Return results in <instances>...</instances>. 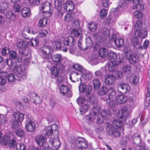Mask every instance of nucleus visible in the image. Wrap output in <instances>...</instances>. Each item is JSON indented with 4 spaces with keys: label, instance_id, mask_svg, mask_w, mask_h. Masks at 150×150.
<instances>
[{
    "label": "nucleus",
    "instance_id": "nucleus-14",
    "mask_svg": "<svg viewBox=\"0 0 150 150\" xmlns=\"http://www.w3.org/2000/svg\"><path fill=\"white\" fill-rule=\"evenodd\" d=\"M128 59L130 64L133 65L137 64L139 61V59L138 55L135 54H132L129 55Z\"/></svg>",
    "mask_w": 150,
    "mask_h": 150
},
{
    "label": "nucleus",
    "instance_id": "nucleus-13",
    "mask_svg": "<svg viewBox=\"0 0 150 150\" xmlns=\"http://www.w3.org/2000/svg\"><path fill=\"white\" fill-rule=\"evenodd\" d=\"M49 143L51 145L52 148L54 150L58 149L60 146V142L58 139H50Z\"/></svg>",
    "mask_w": 150,
    "mask_h": 150
},
{
    "label": "nucleus",
    "instance_id": "nucleus-62",
    "mask_svg": "<svg viewBox=\"0 0 150 150\" xmlns=\"http://www.w3.org/2000/svg\"><path fill=\"white\" fill-rule=\"evenodd\" d=\"M6 78L8 81L9 82H12L15 79L14 75L13 74H10L8 75Z\"/></svg>",
    "mask_w": 150,
    "mask_h": 150
},
{
    "label": "nucleus",
    "instance_id": "nucleus-46",
    "mask_svg": "<svg viewBox=\"0 0 150 150\" xmlns=\"http://www.w3.org/2000/svg\"><path fill=\"white\" fill-rule=\"evenodd\" d=\"M88 28L89 30L94 32L96 31L97 29V26L93 23H90L88 24Z\"/></svg>",
    "mask_w": 150,
    "mask_h": 150
},
{
    "label": "nucleus",
    "instance_id": "nucleus-20",
    "mask_svg": "<svg viewBox=\"0 0 150 150\" xmlns=\"http://www.w3.org/2000/svg\"><path fill=\"white\" fill-rule=\"evenodd\" d=\"M113 91H115L113 88H110L108 89L107 87L103 86L100 89L98 93L101 96L104 95L107 93H108V95H109Z\"/></svg>",
    "mask_w": 150,
    "mask_h": 150
},
{
    "label": "nucleus",
    "instance_id": "nucleus-21",
    "mask_svg": "<svg viewBox=\"0 0 150 150\" xmlns=\"http://www.w3.org/2000/svg\"><path fill=\"white\" fill-rule=\"evenodd\" d=\"M64 45L65 46H72L74 44V39L71 37H67L64 39L63 40Z\"/></svg>",
    "mask_w": 150,
    "mask_h": 150
},
{
    "label": "nucleus",
    "instance_id": "nucleus-7",
    "mask_svg": "<svg viewBox=\"0 0 150 150\" xmlns=\"http://www.w3.org/2000/svg\"><path fill=\"white\" fill-rule=\"evenodd\" d=\"M78 81L79 82V88L80 92L83 93L85 92L87 96L89 95L91 91V87L89 86L88 87H87L86 84L82 82L81 79L80 77L79 78V81Z\"/></svg>",
    "mask_w": 150,
    "mask_h": 150
},
{
    "label": "nucleus",
    "instance_id": "nucleus-64",
    "mask_svg": "<svg viewBox=\"0 0 150 150\" xmlns=\"http://www.w3.org/2000/svg\"><path fill=\"white\" fill-rule=\"evenodd\" d=\"M16 150H25V149L24 145L22 144H16Z\"/></svg>",
    "mask_w": 150,
    "mask_h": 150
},
{
    "label": "nucleus",
    "instance_id": "nucleus-39",
    "mask_svg": "<svg viewBox=\"0 0 150 150\" xmlns=\"http://www.w3.org/2000/svg\"><path fill=\"white\" fill-rule=\"evenodd\" d=\"M59 89L60 93L63 94V95L68 93L69 91V87L64 84H62L60 86Z\"/></svg>",
    "mask_w": 150,
    "mask_h": 150
},
{
    "label": "nucleus",
    "instance_id": "nucleus-47",
    "mask_svg": "<svg viewBox=\"0 0 150 150\" xmlns=\"http://www.w3.org/2000/svg\"><path fill=\"white\" fill-rule=\"evenodd\" d=\"M4 62L5 64H6L8 66L9 69L11 70L12 68L13 62L12 61V59H6L4 60Z\"/></svg>",
    "mask_w": 150,
    "mask_h": 150
},
{
    "label": "nucleus",
    "instance_id": "nucleus-24",
    "mask_svg": "<svg viewBox=\"0 0 150 150\" xmlns=\"http://www.w3.org/2000/svg\"><path fill=\"white\" fill-rule=\"evenodd\" d=\"M53 134V130L52 127L50 126H48L44 129L42 132V134L47 137H51Z\"/></svg>",
    "mask_w": 150,
    "mask_h": 150
},
{
    "label": "nucleus",
    "instance_id": "nucleus-56",
    "mask_svg": "<svg viewBox=\"0 0 150 150\" xmlns=\"http://www.w3.org/2000/svg\"><path fill=\"white\" fill-rule=\"evenodd\" d=\"M10 139V138L9 137L7 136H5L2 138L1 141V143L4 145H7Z\"/></svg>",
    "mask_w": 150,
    "mask_h": 150
},
{
    "label": "nucleus",
    "instance_id": "nucleus-53",
    "mask_svg": "<svg viewBox=\"0 0 150 150\" xmlns=\"http://www.w3.org/2000/svg\"><path fill=\"white\" fill-rule=\"evenodd\" d=\"M55 8L57 9V15L61 17H62L63 16L64 12L62 10L61 6L60 5L57 6V7Z\"/></svg>",
    "mask_w": 150,
    "mask_h": 150
},
{
    "label": "nucleus",
    "instance_id": "nucleus-50",
    "mask_svg": "<svg viewBox=\"0 0 150 150\" xmlns=\"http://www.w3.org/2000/svg\"><path fill=\"white\" fill-rule=\"evenodd\" d=\"M129 139L127 137H123L121 139L120 144L124 146H126L129 142Z\"/></svg>",
    "mask_w": 150,
    "mask_h": 150
},
{
    "label": "nucleus",
    "instance_id": "nucleus-12",
    "mask_svg": "<svg viewBox=\"0 0 150 150\" xmlns=\"http://www.w3.org/2000/svg\"><path fill=\"white\" fill-rule=\"evenodd\" d=\"M35 127V124L32 120H26L25 123V128L28 132H33Z\"/></svg>",
    "mask_w": 150,
    "mask_h": 150
},
{
    "label": "nucleus",
    "instance_id": "nucleus-63",
    "mask_svg": "<svg viewBox=\"0 0 150 150\" xmlns=\"http://www.w3.org/2000/svg\"><path fill=\"white\" fill-rule=\"evenodd\" d=\"M107 14V11L104 9H102L100 13V16L101 19L103 18L104 17H105Z\"/></svg>",
    "mask_w": 150,
    "mask_h": 150
},
{
    "label": "nucleus",
    "instance_id": "nucleus-17",
    "mask_svg": "<svg viewBox=\"0 0 150 150\" xmlns=\"http://www.w3.org/2000/svg\"><path fill=\"white\" fill-rule=\"evenodd\" d=\"M115 81V78L112 75L108 74L105 76L104 82L107 85H110L113 84Z\"/></svg>",
    "mask_w": 150,
    "mask_h": 150
},
{
    "label": "nucleus",
    "instance_id": "nucleus-59",
    "mask_svg": "<svg viewBox=\"0 0 150 150\" xmlns=\"http://www.w3.org/2000/svg\"><path fill=\"white\" fill-rule=\"evenodd\" d=\"M1 116L0 119V124L3 125L7 122L8 120L6 116L1 115Z\"/></svg>",
    "mask_w": 150,
    "mask_h": 150
},
{
    "label": "nucleus",
    "instance_id": "nucleus-31",
    "mask_svg": "<svg viewBox=\"0 0 150 150\" xmlns=\"http://www.w3.org/2000/svg\"><path fill=\"white\" fill-rule=\"evenodd\" d=\"M85 44L86 47H83L82 50H86L90 47H92L93 45L92 40L90 37H88L86 38Z\"/></svg>",
    "mask_w": 150,
    "mask_h": 150
},
{
    "label": "nucleus",
    "instance_id": "nucleus-2",
    "mask_svg": "<svg viewBox=\"0 0 150 150\" xmlns=\"http://www.w3.org/2000/svg\"><path fill=\"white\" fill-rule=\"evenodd\" d=\"M73 69L78 71L79 75H81L86 80L91 79L93 77V74L88 71H86L83 67L78 64H74L72 67Z\"/></svg>",
    "mask_w": 150,
    "mask_h": 150
},
{
    "label": "nucleus",
    "instance_id": "nucleus-8",
    "mask_svg": "<svg viewBox=\"0 0 150 150\" xmlns=\"http://www.w3.org/2000/svg\"><path fill=\"white\" fill-rule=\"evenodd\" d=\"M116 94L115 91H113L108 95V98L105 100L108 106L110 108H113L116 105L115 100H116Z\"/></svg>",
    "mask_w": 150,
    "mask_h": 150
},
{
    "label": "nucleus",
    "instance_id": "nucleus-25",
    "mask_svg": "<svg viewBox=\"0 0 150 150\" xmlns=\"http://www.w3.org/2000/svg\"><path fill=\"white\" fill-rule=\"evenodd\" d=\"M147 34V31L145 29H142L138 32H135L134 38H135L139 37L141 38H145Z\"/></svg>",
    "mask_w": 150,
    "mask_h": 150
},
{
    "label": "nucleus",
    "instance_id": "nucleus-36",
    "mask_svg": "<svg viewBox=\"0 0 150 150\" xmlns=\"http://www.w3.org/2000/svg\"><path fill=\"white\" fill-rule=\"evenodd\" d=\"M6 75V73L4 72H0V85H4L6 83L5 76Z\"/></svg>",
    "mask_w": 150,
    "mask_h": 150
},
{
    "label": "nucleus",
    "instance_id": "nucleus-57",
    "mask_svg": "<svg viewBox=\"0 0 150 150\" xmlns=\"http://www.w3.org/2000/svg\"><path fill=\"white\" fill-rule=\"evenodd\" d=\"M18 122H19L15 120H12L11 124L12 128L13 129H15L18 128L19 127Z\"/></svg>",
    "mask_w": 150,
    "mask_h": 150
},
{
    "label": "nucleus",
    "instance_id": "nucleus-40",
    "mask_svg": "<svg viewBox=\"0 0 150 150\" xmlns=\"http://www.w3.org/2000/svg\"><path fill=\"white\" fill-rule=\"evenodd\" d=\"M93 88L95 90H98L100 87L101 83L99 80L97 78L95 79L93 81Z\"/></svg>",
    "mask_w": 150,
    "mask_h": 150
},
{
    "label": "nucleus",
    "instance_id": "nucleus-27",
    "mask_svg": "<svg viewBox=\"0 0 150 150\" xmlns=\"http://www.w3.org/2000/svg\"><path fill=\"white\" fill-rule=\"evenodd\" d=\"M30 96V101L32 103H38L41 102L40 97L36 93H33Z\"/></svg>",
    "mask_w": 150,
    "mask_h": 150
},
{
    "label": "nucleus",
    "instance_id": "nucleus-38",
    "mask_svg": "<svg viewBox=\"0 0 150 150\" xmlns=\"http://www.w3.org/2000/svg\"><path fill=\"white\" fill-rule=\"evenodd\" d=\"M53 61L55 62L60 63L62 60V56L60 54H55L52 57Z\"/></svg>",
    "mask_w": 150,
    "mask_h": 150
},
{
    "label": "nucleus",
    "instance_id": "nucleus-9",
    "mask_svg": "<svg viewBox=\"0 0 150 150\" xmlns=\"http://www.w3.org/2000/svg\"><path fill=\"white\" fill-rule=\"evenodd\" d=\"M52 47L46 45H44L41 48V52L43 54V58L45 59H49L51 57L50 54L52 51Z\"/></svg>",
    "mask_w": 150,
    "mask_h": 150
},
{
    "label": "nucleus",
    "instance_id": "nucleus-18",
    "mask_svg": "<svg viewBox=\"0 0 150 150\" xmlns=\"http://www.w3.org/2000/svg\"><path fill=\"white\" fill-rule=\"evenodd\" d=\"M115 62H116L115 63L113 61H111L108 63V70L110 72H114L115 71L116 65L119 64L121 63L122 62V61L120 60L118 62V61L116 60L115 61Z\"/></svg>",
    "mask_w": 150,
    "mask_h": 150
},
{
    "label": "nucleus",
    "instance_id": "nucleus-5",
    "mask_svg": "<svg viewBox=\"0 0 150 150\" xmlns=\"http://www.w3.org/2000/svg\"><path fill=\"white\" fill-rule=\"evenodd\" d=\"M50 69L51 74L52 75V78L56 79L58 83L61 82L63 77L60 74L59 69L55 66L52 67Z\"/></svg>",
    "mask_w": 150,
    "mask_h": 150
},
{
    "label": "nucleus",
    "instance_id": "nucleus-42",
    "mask_svg": "<svg viewBox=\"0 0 150 150\" xmlns=\"http://www.w3.org/2000/svg\"><path fill=\"white\" fill-rule=\"evenodd\" d=\"M6 14V18L11 20H13L15 19V15L13 14L11 11L7 10Z\"/></svg>",
    "mask_w": 150,
    "mask_h": 150
},
{
    "label": "nucleus",
    "instance_id": "nucleus-32",
    "mask_svg": "<svg viewBox=\"0 0 150 150\" xmlns=\"http://www.w3.org/2000/svg\"><path fill=\"white\" fill-rule=\"evenodd\" d=\"M81 31L80 29L74 28L71 31V34L72 36L76 38H79L80 36H82L81 34Z\"/></svg>",
    "mask_w": 150,
    "mask_h": 150
},
{
    "label": "nucleus",
    "instance_id": "nucleus-60",
    "mask_svg": "<svg viewBox=\"0 0 150 150\" xmlns=\"http://www.w3.org/2000/svg\"><path fill=\"white\" fill-rule=\"evenodd\" d=\"M134 16L137 18L140 19L142 18L143 15L142 12L136 11L134 13Z\"/></svg>",
    "mask_w": 150,
    "mask_h": 150
},
{
    "label": "nucleus",
    "instance_id": "nucleus-6",
    "mask_svg": "<svg viewBox=\"0 0 150 150\" xmlns=\"http://www.w3.org/2000/svg\"><path fill=\"white\" fill-rule=\"evenodd\" d=\"M130 140L132 143H133L134 146L135 147L136 149V148L139 147L141 145L144 143L141 142L140 135L137 133H135L134 134L130 139Z\"/></svg>",
    "mask_w": 150,
    "mask_h": 150
},
{
    "label": "nucleus",
    "instance_id": "nucleus-34",
    "mask_svg": "<svg viewBox=\"0 0 150 150\" xmlns=\"http://www.w3.org/2000/svg\"><path fill=\"white\" fill-rule=\"evenodd\" d=\"M143 23L140 20H137L135 24L134 27V31L135 32H139L142 29Z\"/></svg>",
    "mask_w": 150,
    "mask_h": 150
},
{
    "label": "nucleus",
    "instance_id": "nucleus-1",
    "mask_svg": "<svg viewBox=\"0 0 150 150\" xmlns=\"http://www.w3.org/2000/svg\"><path fill=\"white\" fill-rule=\"evenodd\" d=\"M70 142L74 145L76 147L81 149H86L88 148L87 141L83 137H79L75 138L73 137L71 138Z\"/></svg>",
    "mask_w": 150,
    "mask_h": 150
},
{
    "label": "nucleus",
    "instance_id": "nucleus-61",
    "mask_svg": "<svg viewBox=\"0 0 150 150\" xmlns=\"http://www.w3.org/2000/svg\"><path fill=\"white\" fill-rule=\"evenodd\" d=\"M130 80L132 81L133 83L134 84H137L139 81L138 78L136 76H133L130 78Z\"/></svg>",
    "mask_w": 150,
    "mask_h": 150
},
{
    "label": "nucleus",
    "instance_id": "nucleus-26",
    "mask_svg": "<svg viewBox=\"0 0 150 150\" xmlns=\"http://www.w3.org/2000/svg\"><path fill=\"white\" fill-rule=\"evenodd\" d=\"M134 34L132 39V40L133 42L134 46L137 48L141 49L142 48V47L141 46V41L139 40V39H140L139 40H141V38H139L138 37L135 38H134Z\"/></svg>",
    "mask_w": 150,
    "mask_h": 150
},
{
    "label": "nucleus",
    "instance_id": "nucleus-28",
    "mask_svg": "<svg viewBox=\"0 0 150 150\" xmlns=\"http://www.w3.org/2000/svg\"><path fill=\"white\" fill-rule=\"evenodd\" d=\"M127 100V97L123 95L118 96L116 98V101L119 104H123L125 103Z\"/></svg>",
    "mask_w": 150,
    "mask_h": 150
},
{
    "label": "nucleus",
    "instance_id": "nucleus-33",
    "mask_svg": "<svg viewBox=\"0 0 150 150\" xmlns=\"http://www.w3.org/2000/svg\"><path fill=\"white\" fill-rule=\"evenodd\" d=\"M79 75V73L78 72H76L73 71L70 74L69 78L71 81L73 82H77L79 81V77L77 78L76 77V79H75V77Z\"/></svg>",
    "mask_w": 150,
    "mask_h": 150
},
{
    "label": "nucleus",
    "instance_id": "nucleus-41",
    "mask_svg": "<svg viewBox=\"0 0 150 150\" xmlns=\"http://www.w3.org/2000/svg\"><path fill=\"white\" fill-rule=\"evenodd\" d=\"M1 8L0 12L2 13H4L6 11L8 8V4L6 3H2L0 5Z\"/></svg>",
    "mask_w": 150,
    "mask_h": 150
},
{
    "label": "nucleus",
    "instance_id": "nucleus-30",
    "mask_svg": "<svg viewBox=\"0 0 150 150\" xmlns=\"http://www.w3.org/2000/svg\"><path fill=\"white\" fill-rule=\"evenodd\" d=\"M30 14V10L28 8L24 7L21 10V14L23 17L24 18L29 16Z\"/></svg>",
    "mask_w": 150,
    "mask_h": 150
},
{
    "label": "nucleus",
    "instance_id": "nucleus-43",
    "mask_svg": "<svg viewBox=\"0 0 150 150\" xmlns=\"http://www.w3.org/2000/svg\"><path fill=\"white\" fill-rule=\"evenodd\" d=\"M18 47L20 49H23L26 48L27 47V44L26 42L23 41H21L18 42L17 44Z\"/></svg>",
    "mask_w": 150,
    "mask_h": 150
},
{
    "label": "nucleus",
    "instance_id": "nucleus-29",
    "mask_svg": "<svg viewBox=\"0 0 150 150\" xmlns=\"http://www.w3.org/2000/svg\"><path fill=\"white\" fill-rule=\"evenodd\" d=\"M112 123L113 126L115 127L117 129H118L119 131L123 124L122 121L119 119H114L112 121Z\"/></svg>",
    "mask_w": 150,
    "mask_h": 150
},
{
    "label": "nucleus",
    "instance_id": "nucleus-23",
    "mask_svg": "<svg viewBox=\"0 0 150 150\" xmlns=\"http://www.w3.org/2000/svg\"><path fill=\"white\" fill-rule=\"evenodd\" d=\"M90 109V105L88 102L84 103L80 106L79 108L80 113L82 115L85 113Z\"/></svg>",
    "mask_w": 150,
    "mask_h": 150
},
{
    "label": "nucleus",
    "instance_id": "nucleus-49",
    "mask_svg": "<svg viewBox=\"0 0 150 150\" xmlns=\"http://www.w3.org/2000/svg\"><path fill=\"white\" fill-rule=\"evenodd\" d=\"M90 112L92 115L97 116L99 115V111L97 107L94 106L91 110Z\"/></svg>",
    "mask_w": 150,
    "mask_h": 150
},
{
    "label": "nucleus",
    "instance_id": "nucleus-3",
    "mask_svg": "<svg viewBox=\"0 0 150 150\" xmlns=\"http://www.w3.org/2000/svg\"><path fill=\"white\" fill-rule=\"evenodd\" d=\"M13 71L17 76L16 79L18 81H21L26 78V74L22 65L15 66L13 69Z\"/></svg>",
    "mask_w": 150,
    "mask_h": 150
},
{
    "label": "nucleus",
    "instance_id": "nucleus-54",
    "mask_svg": "<svg viewBox=\"0 0 150 150\" xmlns=\"http://www.w3.org/2000/svg\"><path fill=\"white\" fill-rule=\"evenodd\" d=\"M15 133L17 136L21 137H23L25 134L24 130L21 129H17L15 131Z\"/></svg>",
    "mask_w": 150,
    "mask_h": 150
},
{
    "label": "nucleus",
    "instance_id": "nucleus-37",
    "mask_svg": "<svg viewBox=\"0 0 150 150\" xmlns=\"http://www.w3.org/2000/svg\"><path fill=\"white\" fill-rule=\"evenodd\" d=\"M114 41L115 45L117 47L123 46L124 44V40L123 39L117 38L114 39Z\"/></svg>",
    "mask_w": 150,
    "mask_h": 150
},
{
    "label": "nucleus",
    "instance_id": "nucleus-11",
    "mask_svg": "<svg viewBox=\"0 0 150 150\" xmlns=\"http://www.w3.org/2000/svg\"><path fill=\"white\" fill-rule=\"evenodd\" d=\"M117 89L118 92L123 94H125L127 91H129L130 87L127 83H121L118 85Z\"/></svg>",
    "mask_w": 150,
    "mask_h": 150
},
{
    "label": "nucleus",
    "instance_id": "nucleus-58",
    "mask_svg": "<svg viewBox=\"0 0 150 150\" xmlns=\"http://www.w3.org/2000/svg\"><path fill=\"white\" fill-rule=\"evenodd\" d=\"M107 57L113 59H115L117 58V55L116 54L110 51H109L108 55Z\"/></svg>",
    "mask_w": 150,
    "mask_h": 150
},
{
    "label": "nucleus",
    "instance_id": "nucleus-22",
    "mask_svg": "<svg viewBox=\"0 0 150 150\" xmlns=\"http://www.w3.org/2000/svg\"><path fill=\"white\" fill-rule=\"evenodd\" d=\"M13 116L15 120L19 122H21L24 119V115L22 113L16 112L13 113Z\"/></svg>",
    "mask_w": 150,
    "mask_h": 150
},
{
    "label": "nucleus",
    "instance_id": "nucleus-52",
    "mask_svg": "<svg viewBox=\"0 0 150 150\" xmlns=\"http://www.w3.org/2000/svg\"><path fill=\"white\" fill-rule=\"evenodd\" d=\"M8 52L9 53L10 58L12 59H15L17 57V54L16 52L13 50H11L9 52V49L8 50Z\"/></svg>",
    "mask_w": 150,
    "mask_h": 150
},
{
    "label": "nucleus",
    "instance_id": "nucleus-44",
    "mask_svg": "<svg viewBox=\"0 0 150 150\" xmlns=\"http://www.w3.org/2000/svg\"><path fill=\"white\" fill-rule=\"evenodd\" d=\"M47 22V18H45L41 19L38 23V25L42 28L44 27L46 25Z\"/></svg>",
    "mask_w": 150,
    "mask_h": 150
},
{
    "label": "nucleus",
    "instance_id": "nucleus-19",
    "mask_svg": "<svg viewBox=\"0 0 150 150\" xmlns=\"http://www.w3.org/2000/svg\"><path fill=\"white\" fill-rule=\"evenodd\" d=\"M64 8L67 11H72L74 9V5L71 1H67L64 4Z\"/></svg>",
    "mask_w": 150,
    "mask_h": 150
},
{
    "label": "nucleus",
    "instance_id": "nucleus-48",
    "mask_svg": "<svg viewBox=\"0 0 150 150\" xmlns=\"http://www.w3.org/2000/svg\"><path fill=\"white\" fill-rule=\"evenodd\" d=\"M101 114L103 117L105 118L106 117L110 116L111 112L109 109H105L101 111Z\"/></svg>",
    "mask_w": 150,
    "mask_h": 150
},
{
    "label": "nucleus",
    "instance_id": "nucleus-10",
    "mask_svg": "<svg viewBox=\"0 0 150 150\" xmlns=\"http://www.w3.org/2000/svg\"><path fill=\"white\" fill-rule=\"evenodd\" d=\"M145 92H146V98L145 102L144 108L147 109L150 103V82H148L146 86V90Z\"/></svg>",
    "mask_w": 150,
    "mask_h": 150
},
{
    "label": "nucleus",
    "instance_id": "nucleus-15",
    "mask_svg": "<svg viewBox=\"0 0 150 150\" xmlns=\"http://www.w3.org/2000/svg\"><path fill=\"white\" fill-rule=\"evenodd\" d=\"M118 113L117 116L118 117L126 120V118L128 116L129 114L128 108L126 107H123L122 109L121 114Z\"/></svg>",
    "mask_w": 150,
    "mask_h": 150
},
{
    "label": "nucleus",
    "instance_id": "nucleus-4",
    "mask_svg": "<svg viewBox=\"0 0 150 150\" xmlns=\"http://www.w3.org/2000/svg\"><path fill=\"white\" fill-rule=\"evenodd\" d=\"M106 130L109 135H113L115 137H118L120 136V131L109 122L105 124Z\"/></svg>",
    "mask_w": 150,
    "mask_h": 150
},
{
    "label": "nucleus",
    "instance_id": "nucleus-16",
    "mask_svg": "<svg viewBox=\"0 0 150 150\" xmlns=\"http://www.w3.org/2000/svg\"><path fill=\"white\" fill-rule=\"evenodd\" d=\"M36 143L40 146H42L46 142L47 139L43 135H38L35 139Z\"/></svg>",
    "mask_w": 150,
    "mask_h": 150
},
{
    "label": "nucleus",
    "instance_id": "nucleus-35",
    "mask_svg": "<svg viewBox=\"0 0 150 150\" xmlns=\"http://www.w3.org/2000/svg\"><path fill=\"white\" fill-rule=\"evenodd\" d=\"M109 51L104 48H101L99 52V56L102 57H107L108 55V52Z\"/></svg>",
    "mask_w": 150,
    "mask_h": 150
},
{
    "label": "nucleus",
    "instance_id": "nucleus-55",
    "mask_svg": "<svg viewBox=\"0 0 150 150\" xmlns=\"http://www.w3.org/2000/svg\"><path fill=\"white\" fill-rule=\"evenodd\" d=\"M76 101L78 104L80 106L84 103H86V102H88L87 101L85 100L84 98L82 97H79L76 100Z\"/></svg>",
    "mask_w": 150,
    "mask_h": 150
},
{
    "label": "nucleus",
    "instance_id": "nucleus-51",
    "mask_svg": "<svg viewBox=\"0 0 150 150\" xmlns=\"http://www.w3.org/2000/svg\"><path fill=\"white\" fill-rule=\"evenodd\" d=\"M16 141L14 139H10L8 144V146L10 148H13L16 147Z\"/></svg>",
    "mask_w": 150,
    "mask_h": 150
},
{
    "label": "nucleus",
    "instance_id": "nucleus-45",
    "mask_svg": "<svg viewBox=\"0 0 150 150\" xmlns=\"http://www.w3.org/2000/svg\"><path fill=\"white\" fill-rule=\"evenodd\" d=\"M123 71L125 74H128L132 71L131 67L129 65H125L123 67Z\"/></svg>",
    "mask_w": 150,
    "mask_h": 150
}]
</instances>
